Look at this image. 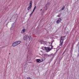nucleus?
Wrapping results in <instances>:
<instances>
[{"label":"nucleus","instance_id":"obj_10","mask_svg":"<svg viewBox=\"0 0 79 79\" xmlns=\"http://www.w3.org/2000/svg\"><path fill=\"white\" fill-rule=\"evenodd\" d=\"M13 17H14L15 18H18V14H15L14 15Z\"/></svg>","mask_w":79,"mask_h":79},{"label":"nucleus","instance_id":"obj_14","mask_svg":"<svg viewBox=\"0 0 79 79\" xmlns=\"http://www.w3.org/2000/svg\"><path fill=\"white\" fill-rule=\"evenodd\" d=\"M36 9V6H35L33 10V12L35 10V9Z\"/></svg>","mask_w":79,"mask_h":79},{"label":"nucleus","instance_id":"obj_25","mask_svg":"<svg viewBox=\"0 0 79 79\" xmlns=\"http://www.w3.org/2000/svg\"><path fill=\"white\" fill-rule=\"evenodd\" d=\"M9 54H10V53Z\"/></svg>","mask_w":79,"mask_h":79},{"label":"nucleus","instance_id":"obj_22","mask_svg":"<svg viewBox=\"0 0 79 79\" xmlns=\"http://www.w3.org/2000/svg\"><path fill=\"white\" fill-rule=\"evenodd\" d=\"M78 52L79 53V47H78Z\"/></svg>","mask_w":79,"mask_h":79},{"label":"nucleus","instance_id":"obj_24","mask_svg":"<svg viewBox=\"0 0 79 79\" xmlns=\"http://www.w3.org/2000/svg\"><path fill=\"white\" fill-rule=\"evenodd\" d=\"M42 9H41L40 10V11H42Z\"/></svg>","mask_w":79,"mask_h":79},{"label":"nucleus","instance_id":"obj_1","mask_svg":"<svg viewBox=\"0 0 79 79\" xmlns=\"http://www.w3.org/2000/svg\"><path fill=\"white\" fill-rule=\"evenodd\" d=\"M32 39V38L31 36H28L27 35L24 36L23 37V39L24 40H29V41L31 40Z\"/></svg>","mask_w":79,"mask_h":79},{"label":"nucleus","instance_id":"obj_18","mask_svg":"<svg viewBox=\"0 0 79 79\" xmlns=\"http://www.w3.org/2000/svg\"><path fill=\"white\" fill-rule=\"evenodd\" d=\"M45 56H47V57H48L49 56V55L48 54H46L45 55Z\"/></svg>","mask_w":79,"mask_h":79},{"label":"nucleus","instance_id":"obj_12","mask_svg":"<svg viewBox=\"0 0 79 79\" xmlns=\"http://www.w3.org/2000/svg\"><path fill=\"white\" fill-rule=\"evenodd\" d=\"M31 8H32V6H31V5H29V7H28L27 8V10H30V9H31Z\"/></svg>","mask_w":79,"mask_h":79},{"label":"nucleus","instance_id":"obj_17","mask_svg":"<svg viewBox=\"0 0 79 79\" xmlns=\"http://www.w3.org/2000/svg\"><path fill=\"white\" fill-rule=\"evenodd\" d=\"M64 6L61 9V10H64Z\"/></svg>","mask_w":79,"mask_h":79},{"label":"nucleus","instance_id":"obj_15","mask_svg":"<svg viewBox=\"0 0 79 79\" xmlns=\"http://www.w3.org/2000/svg\"><path fill=\"white\" fill-rule=\"evenodd\" d=\"M32 2L31 1L30 2V5H31V6H32Z\"/></svg>","mask_w":79,"mask_h":79},{"label":"nucleus","instance_id":"obj_7","mask_svg":"<svg viewBox=\"0 0 79 79\" xmlns=\"http://www.w3.org/2000/svg\"><path fill=\"white\" fill-rule=\"evenodd\" d=\"M25 32H26V29H23L21 31V33H22V34H24Z\"/></svg>","mask_w":79,"mask_h":79},{"label":"nucleus","instance_id":"obj_5","mask_svg":"<svg viewBox=\"0 0 79 79\" xmlns=\"http://www.w3.org/2000/svg\"><path fill=\"white\" fill-rule=\"evenodd\" d=\"M17 45H18L17 44L16 42H15V43L12 44V47H16V46H17Z\"/></svg>","mask_w":79,"mask_h":79},{"label":"nucleus","instance_id":"obj_6","mask_svg":"<svg viewBox=\"0 0 79 79\" xmlns=\"http://www.w3.org/2000/svg\"><path fill=\"white\" fill-rule=\"evenodd\" d=\"M14 24H12V26L11 27L10 30V31H12V30H13V29H14Z\"/></svg>","mask_w":79,"mask_h":79},{"label":"nucleus","instance_id":"obj_13","mask_svg":"<svg viewBox=\"0 0 79 79\" xmlns=\"http://www.w3.org/2000/svg\"><path fill=\"white\" fill-rule=\"evenodd\" d=\"M36 62L37 63H39L40 62V59H37L36 60Z\"/></svg>","mask_w":79,"mask_h":79},{"label":"nucleus","instance_id":"obj_21","mask_svg":"<svg viewBox=\"0 0 79 79\" xmlns=\"http://www.w3.org/2000/svg\"><path fill=\"white\" fill-rule=\"evenodd\" d=\"M55 42V41H54V40H53V41H52V44L53 43V42Z\"/></svg>","mask_w":79,"mask_h":79},{"label":"nucleus","instance_id":"obj_4","mask_svg":"<svg viewBox=\"0 0 79 79\" xmlns=\"http://www.w3.org/2000/svg\"><path fill=\"white\" fill-rule=\"evenodd\" d=\"M45 49L46 50L47 52H50V51L51 50V49L49 47L45 48Z\"/></svg>","mask_w":79,"mask_h":79},{"label":"nucleus","instance_id":"obj_16","mask_svg":"<svg viewBox=\"0 0 79 79\" xmlns=\"http://www.w3.org/2000/svg\"><path fill=\"white\" fill-rule=\"evenodd\" d=\"M33 13H34V12L33 11L30 14V16H32V14Z\"/></svg>","mask_w":79,"mask_h":79},{"label":"nucleus","instance_id":"obj_11","mask_svg":"<svg viewBox=\"0 0 79 79\" xmlns=\"http://www.w3.org/2000/svg\"><path fill=\"white\" fill-rule=\"evenodd\" d=\"M44 60H45V58H43L42 59H40V62H42Z\"/></svg>","mask_w":79,"mask_h":79},{"label":"nucleus","instance_id":"obj_9","mask_svg":"<svg viewBox=\"0 0 79 79\" xmlns=\"http://www.w3.org/2000/svg\"><path fill=\"white\" fill-rule=\"evenodd\" d=\"M61 21V18H59L57 21L56 23H60V22Z\"/></svg>","mask_w":79,"mask_h":79},{"label":"nucleus","instance_id":"obj_19","mask_svg":"<svg viewBox=\"0 0 79 79\" xmlns=\"http://www.w3.org/2000/svg\"><path fill=\"white\" fill-rule=\"evenodd\" d=\"M27 79H31L30 77H27Z\"/></svg>","mask_w":79,"mask_h":79},{"label":"nucleus","instance_id":"obj_23","mask_svg":"<svg viewBox=\"0 0 79 79\" xmlns=\"http://www.w3.org/2000/svg\"><path fill=\"white\" fill-rule=\"evenodd\" d=\"M64 53H65V51L64 52H63V54H64Z\"/></svg>","mask_w":79,"mask_h":79},{"label":"nucleus","instance_id":"obj_3","mask_svg":"<svg viewBox=\"0 0 79 79\" xmlns=\"http://www.w3.org/2000/svg\"><path fill=\"white\" fill-rule=\"evenodd\" d=\"M50 4V3L48 2L46 5V7H44V8H45L46 9H44V11H46L47 10V7H48V6H49V4Z\"/></svg>","mask_w":79,"mask_h":79},{"label":"nucleus","instance_id":"obj_20","mask_svg":"<svg viewBox=\"0 0 79 79\" xmlns=\"http://www.w3.org/2000/svg\"><path fill=\"white\" fill-rule=\"evenodd\" d=\"M58 17H60V15L59 14L57 15Z\"/></svg>","mask_w":79,"mask_h":79},{"label":"nucleus","instance_id":"obj_2","mask_svg":"<svg viewBox=\"0 0 79 79\" xmlns=\"http://www.w3.org/2000/svg\"><path fill=\"white\" fill-rule=\"evenodd\" d=\"M65 37V36H61V38H60V46H61L63 44V40H64V38Z\"/></svg>","mask_w":79,"mask_h":79},{"label":"nucleus","instance_id":"obj_8","mask_svg":"<svg viewBox=\"0 0 79 79\" xmlns=\"http://www.w3.org/2000/svg\"><path fill=\"white\" fill-rule=\"evenodd\" d=\"M16 42L17 45H19V44H21V41H19Z\"/></svg>","mask_w":79,"mask_h":79}]
</instances>
